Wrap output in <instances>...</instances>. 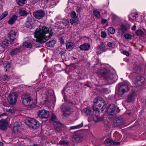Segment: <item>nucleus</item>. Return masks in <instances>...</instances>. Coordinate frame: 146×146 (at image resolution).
<instances>
[{"label": "nucleus", "mask_w": 146, "mask_h": 146, "mask_svg": "<svg viewBox=\"0 0 146 146\" xmlns=\"http://www.w3.org/2000/svg\"><path fill=\"white\" fill-rule=\"evenodd\" d=\"M52 29L43 26L37 28L34 33V36L36 38V41L40 43H44L49 40L53 35Z\"/></svg>", "instance_id": "f257e3e1"}, {"label": "nucleus", "mask_w": 146, "mask_h": 146, "mask_svg": "<svg viewBox=\"0 0 146 146\" xmlns=\"http://www.w3.org/2000/svg\"><path fill=\"white\" fill-rule=\"evenodd\" d=\"M99 77L102 78L109 84H111L115 82L117 79L116 75L113 74L109 69H104L98 72Z\"/></svg>", "instance_id": "f03ea898"}, {"label": "nucleus", "mask_w": 146, "mask_h": 146, "mask_svg": "<svg viewBox=\"0 0 146 146\" xmlns=\"http://www.w3.org/2000/svg\"><path fill=\"white\" fill-rule=\"evenodd\" d=\"M21 99L23 105L26 107L31 108L34 105L33 100L28 94H26L22 95Z\"/></svg>", "instance_id": "7ed1b4c3"}, {"label": "nucleus", "mask_w": 146, "mask_h": 146, "mask_svg": "<svg viewBox=\"0 0 146 146\" xmlns=\"http://www.w3.org/2000/svg\"><path fill=\"white\" fill-rule=\"evenodd\" d=\"M129 90V87L127 84L125 83H119L117 86L116 94L117 95L121 96Z\"/></svg>", "instance_id": "20e7f679"}, {"label": "nucleus", "mask_w": 146, "mask_h": 146, "mask_svg": "<svg viewBox=\"0 0 146 146\" xmlns=\"http://www.w3.org/2000/svg\"><path fill=\"white\" fill-rule=\"evenodd\" d=\"M93 103L94 104L93 106L92 107H93V106H94L95 108H96V106L100 107L102 105L103 106L101 109H100L102 112L106 108V102L104 100L100 97H98L96 98L94 100Z\"/></svg>", "instance_id": "39448f33"}, {"label": "nucleus", "mask_w": 146, "mask_h": 146, "mask_svg": "<svg viewBox=\"0 0 146 146\" xmlns=\"http://www.w3.org/2000/svg\"><path fill=\"white\" fill-rule=\"evenodd\" d=\"M60 108L63 115L65 117L69 115L72 111L71 108L67 102L62 104Z\"/></svg>", "instance_id": "423d86ee"}, {"label": "nucleus", "mask_w": 146, "mask_h": 146, "mask_svg": "<svg viewBox=\"0 0 146 146\" xmlns=\"http://www.w3.org/2000/svg\"><path fill=\"white\" fill-rule=\"evenodd\" d=\"M93 110L89 108H84L83 110V112L86 115L90 117L94 114V113H96V112H97L98 113V112H100L98 108H95L94 106H93Z\"/></svg>", "instance_id": "0eeeda50"}, {"label": "nucleus", "mask_w": 146, "mask_h": 146, "mask_svg": "<svg viewBox=\"0 0 146 146\" xmlns=\"http://www.w3.org/2000/svg\"><path fill=\"white\" fill-rule=\"evenodd\" d=\"M115 107L114 104H111L106 108V111L108 114V116L110 119L113 118L115 115Z\"/></svg>", "instance_id": "6e6552de"}, {"label": "nucleus", "mask_w": 146, "mask_h": 146, "mask_svg": "<svg viewBox=\"0 0 146 146\" xmlns=\"http://www.w3.org/2000/svg\"><path fill=\"white\" fill-rule=\"evenodd\" d=\"M18 97V95L16 93L11 92L7 98L8 102L11 105H15L17 101V99Z\"/></svg>", "instance_id": "1a4fd4ad"}, {"label": "nucleus", "mask_w": 146, "mask_h": 146, "mask_svg": "<svg viewBox=\"0 0 146 146\" xmlns=\"http://www.w3.org/2000/svg\"><path fill=\"white\" fill-rule=\"evenodd\" d=\"M27 123L29 127L34 129H36L39 126L38 121L32 118L29 119Z\"/></svg>", "instance_id": "9d476101"}, {"label": "nucleus", "mask_w": 146, "mask_h": 146, "mask_svg": "<svg viewBox=\"0 0 146 146\" xmlns=\"http://www.w3.org/2000/svg\"><path fill=\"white\" fill-rule=\"evenodd\" d=\"M37 113L39 117L41 119L48 118L50 116L49 111L45 110H38Z\"/></svg>", "instance_id": "9b49d317"}, {"label": "nucleus", "mask_w": 146, "mask_h": 146, "mask_svg": "<svg viewBox=\"0 0 146 146\" xmlns=\"http://www.w3.org/2000/svg\"><path fill=\"white\" fill-rule=\"evenodd\" d=\"M45 13L43 11L40 9L35 11L33 13V15L36 19H40L43 18L45 15Z\"/></svg>", "instance_id": "f8f14e48"}, {"label": "nucleus", "mask_w": 146, "mask_h": 146, "mask_svg": "<svg viewBox=\"0 0 146 146\" xmlns=\"http://www.w3.org/2000/svg\"><path fill=\"white\" fill-rule=\"evenodd\" d=\"M7 38L11 43L14 42L16 38V33L13 30H11L7 35Z\"/></svg>", "instance_id": "ddd939ff"}, {"label": "nucleus", "mask_w": 146, "mask_h": 146, "mask_svg": "<svg viewBox=\"0 0 146 146\" xmlns=\"http://www.w3.org/2000/svg\"><path fill=\"white\" fill-rule=\"evenodd\" d=\"M53 124L55 129L58 132L60 131L64 128V126L59 122L58 121L54 122Z\"/></svg>", "instance_id": "4468645a"}, {"label": "nucleus", "mask_w": 146, "mask_h": 146, "mask_svg": "<svg viewBox=\"0 0 146 146\" xmlns=\"http://www.w3.org/2000/svg\"><path fill=\"white\" fill-rule=\"evenodd\" d=\"M72 140L74 142L78 143L82 141V137L81 134L78 132L75 133L72 137Z\"/></svg>", "instance_id": "2eb2a0df"}, {"label": "nucleus", "mask_w": 146, "mask_h": 146, "mask_svg": "<svg viewBox=\"0 0 146 146\" xmlns=\"http://www.w3.org/2000/svg\"><path fill=\"white\" fill-rule=\"evenodd\" d=\"M9 125L8 121L6 119H2L0 120V129L2 130H6Z\"/></svg>", "instance_id": "dca6fc26"}, {"label": "nucleus", "mask_w": 146, "mask_h": 146, "mask_svg": "<svg viewBox=\"0 0 146 146\" xmlns=\"http://www.w3.org/2000/svg\"><path fill=\"white\" fill-rule=\"evenodd\" d=\"M135 96V93L134 92H133L127 95L126 98L125 102L127 103L133 102L134 100Z\"/></svg>", "instance_id": "f3484780"}, {"label": "nucleus", "mask_w": 146, "mask_h": 146, "mask_svg": "<svg viewBox=\"0 0 146 146\" xmlns=\"http://www.w3.org/2000/svg\"><path fill=\"white\" fill-rule=\"evenodd\" d=\"M124 121L121 118H117L115 119L113 122V125L114 126L118 127L123 125Z\"/></svg>", "instance_id": "a211bd4d"}, {"label": "nucleus", "mask_w": 146, "mask_h": 146, "mask_svg": "<svg viewBox=\"0 0 146 146\" xmlns=\"http://www.w3.org/2000/svg\"><path fill=\"white\" fill-rule=\"evenodd\" d=\"M99 112L98 113L97 112H96V113H94V114H93L92 116H91L90 117L92 118L94 121L96 122H98L102 121L103 119V118L102 117H98V115L99 114Z\"/></svg>", "instance_id": "6ab92c4d"}, {"label": "nucleus", "mask_w": 146, "mask_h": 146, "mask_svg": "<svg viewBox=\"0 0 146 146\" xmlns=\"http://www.w3.org/2000/svg\"><path fill=\"white\" fill-rule=\"evenodd\" d=\"M145 78L141 76H138L136 78L137 84L139 86H140L143 84L145 81Z\"/></svg>", "instance_id": "aec40b11"}, {"label": "nucleus", "mask_w": 146, "mask_h": 146, "mask_svg": "<svg viewBox=\"0 0 146 146\" xmlns=\"http://www.w3.org/2000/svg\"><path fill=\"white\" fill-rule=\"evenodd\" d=\"M90 44L86 43L81 45L79 48L81 50L87 51L89 50L90 48Z\"/></svg>", "instance_id": "412c9836"}, {"label": "nucleus", "mask_w": 146, "mask_h": 146, "mask_svg": "<svg viewBox=\"0 0 146 146\" xmlns=\"http://www.w3.org/2000/svg\"><path fill=\"white\" fill-rule=\"evenodd\" d=\"M128 25L122 24L119 29V32L121 34H123L128 29Z\"/></svg>", "instance_id": "4be33fe9"}, {"label": "nucleus", "mask_w": 146, "mask_h": 146, "mask_svg": "<svg viewBox=\"0 0 146 146\" xmlns=\"http://www.w3.org/2000/svg\"><path fill=\"white\" fill-rule=\"evenodd\" d=\"M20 52V49L19 48H14L11 50L9 53L11 56H13Z\"/></svg>", "instance_id": "5701e85b"}, {"label": "nucleus", "mask_w": 146, "mask_h": 146, "mask_svg": "<svg viewBox=\"0 0 146 146\" xmlns=\"http://www.w3.org/2000/svg\"><path fill=\"white\" fill-rule=\"evenodd\" d=\"M17 16L15 15H13L9 19L8 21L9 24L12 25L15 23V21L17 20Z\"/></svg>", "instance_id": "b1692460"}, {"label": "nucleus", "mask_w": 146, "mask_h": 146, "mask_svg": "<svg viewBox=\"0 0 146 146\" xmlns=\"http://www.w3.org/2000/svg\"><path fill=\"white\" fill-rule=\"evenodd\" d=\"M19 13L21 16H26L29 13L24 9H20L19 10Z\"/></svg>", "instance_id": "393cba45"}, {"label": "nucleus", "mask_w": 146, "mask_h": 146, "mask_svg": "<svg viewBox=\"0 0 146 146\" xmlns=\"http://www.w3.org/2000/svg\"><path fill=\"white\" fill-rule=\"evenodd\" d=\"M8 39H4L1 42V46L4 48H6L8 46L9 44Z\"/></svg>", "instance_id": "a878e982"}, {"label": "nucleus", "mask_w": 146, "mask_h": 146, "mask_svg": "<svg viewBox=\"0 0 146 146\" xmlns=\"http://www.w3.org/2000/svg\"><path fill=\"white\" fill-rule=\"evenodd\" d=\"M56 41L55 40L49 41L46 43V46L50 47H53L55 44Z\"/></svg>", "instance_id": "bb28decb"}, {"label": "nucleus", "mask_w": 146, "mask_h": 146, "mask_svg": "<svg viewBox=\"0 0 146 146\" xmlns=\"http://www.w3.org/2000/svg\"><path fill=\"white\" fill-rule=\"evenodd\" d=\"M3 81L7 83L10 80V77L6 74L2 75L1 76Z\"/></svg>", "instance_id": "cd10ccee"}, {"label": "nucleus", "mask_w": 146, "mask_h": 146, "mask_svg": "<svg viewBox=\"0 0 146 146\" xmlns=\"http://www.w3.org/2000/svg\"><path fill=\"white\" fill-rule=\"evenodd\" d=\"M74 47V45L73 43L72 42H68L66 45V48L71 50L73 49Z\"/></svg>", "instance_id": "c85d7f7f"}, {"label": "nucleus", "mask_w": 146, "mask_h": 146, "mask_svg": "<svg viewBox=\"0 0 146 146\" xmlns=\"http://www.w3.org/2000/svg\"><path fill=\"white\" fill-rule=\"evenodd\" d=\"M113 140L111 139L107 138L104 142V144L107 145H112Z\"/></svg>", "instance_id": "c756f323"}, {"label": "nucleus", "mask_w": 146, "mask_h": 146, "mask_svg": "<svg viewBox=\"0 0 146 146\" xmlns=\"http://www.w3.org/2000/svg\"><path fill=\"white\" fill-rule=\"evenodd\" d=\"M17 3L19 6H22L27 3V0H16Z\"/></svg>", "instance_id": "7c9ffc66"}, {"label": "nucleus", "mask_w": 146, "mask_h": 146, "mask_svg": "<svg viewBox=\"0 0 146 146\" xmlns=\"http://www.w3.org/2000/svg\"><path fill=\"white\" fill-rule=\"evenodd\" d=\"M58 119L56 117L55 114L53 113H52L51 116V119L50 120V122L53 123L54 122L58 121Z\"/></svg>", "instance_id": "2f4dec72"}, {"label": "nucleus", "mask_w": 146, "mask_h": 146, "mask_svg": "<svg viewBox=\"0 0 146 146\" xmlns=\"http://www.w3.org/2000/svg\"><path fill=\"white\" fill-rule=\"evenodd\" d=\"M23 45L28 48H31L32 47V44L29 42H25L23 43Z\"/></svg>", "instance_id": "473e14b6"}, {"label": "nucleus", "mask_w": 146, "mask_h": 146, "mask_svg": "<svg viewBox=\"0 0 146 146\" xmlns=\"http://www.w3.org/2000/svg\"><path fill=\"white\" fill-rule=\"evenodd\" d=\"M93 12L94 15L97 18H99L100 17V12L97 9L94 10L93 11Z\"/></svg>", "instance_id": "72a5a7b5"}, {"label": "nucleus", "mask_w": 146, "mask_h": 146, "mask_svg": "<svg viewBox=\"0 0 146 146\" xmlns=\"http://www.w3.org/2000/svg\"><path fill=\"white\" fill-rule=\"evenodd\" d=\"M105 46L104 45L102 44L101 45L99 46L97 48V49L98 50H100L102 52L105 51L106 50L105 49Z\"/></svg>", "instance_id": "f704fd0d"}, {"label": "nucleus", "mask_w": 146, "mask_h": 146, "mask_svg": "<svg viewBox=\"0 0 146 146\" xmlns=\"http://www.w3.org/2000/svg\"><path fill=\"white\" fill-rule=\"evenodd\" d=\"M3 65L5 68H8L11 67V64L9 62L6 61L4 62Z\"/></svg>", "instance_id": "c9c22d12"}, {"label": "nucleus", "mask_w": 146, "mask_h": 146, "mask_svg": "<svg viewBox=\"0 0 146 146\" xmlns=\"http://www.w3.org/2000/svg\"><path fill=\"white\" fill-rule=\"evenodd\" d=\"M83 125V123L82 122L81 124L76 126H72L70 127V129H78L82 127Z\"/></svg>", "instance_id": "e433bc0d"}, {"label": "nucleus", "mask_w": 146, "mask_h": 146, "mask_svg": "<svg viewBox=\"0 0 146 146\" xmlns=\"http://www.w3.org/2000/svg\"><path fill=\"white\" fill-rule=\"evenodd\" d=\"M136 35L139 36H141L144 34V33L141 29H138L135 32Z\"/></svg>", "instance_id": "4c0bfd02"}, {"label": "nucleus", "mask_w": 146, "mask_h": 146, "mask_svg": "<svg viewBox=\"0 0 146 146\" xmlns=\"http://www.w3.org/2000/svg\"><path fill=\"white\" fill-rule=\"evenodd\" d=\"M70 15L72 18H74V19H76L78 17L76 15V13L74 11H72L71 12Z\"/></svg>", "instance_id": "58836bf2"}, {"label": "nucleus", "mask_w": 146, "mask_h": 146, "mask_svg": "<svg viewBox=\"0 0 146 146\" xmlns=\"http://www.w3.org/2000/svg\"><path fill=\"white\" fill-rule=\"evenodd\" d=\"M8 14V12L7 11H5L3 13L0 17V20H1L3 19L5 17H6Z\"/></svg>", "instance_id": "ea45409f"}, {"label": "nucleus", "mask_w": 146, "mask_h": 146, "mask_svg": "<svg viewBox=\"0 0 146 146\" xmlns=\"http://www.w3.org/2000/svg\"><path fill=\"white\" fill-rule=\"evenodd\" d=\"M70 23L71 25H73L74 24H78V21L77 20H76V19H71L70 20Z\"/></svg>", "instance_id": "a19ab883"}, {"label": "nucleus", "mask_w": 146, "mask_h": 146, "mask_svg": "<svg viewBox=\"0 0 146 146\" xmlns=\"http://www.w3.org/2000/svg\"><path fill=\"white\" fill-rule=\"evenodd\" d=\"M124 36L127 39H131L132 38V36L130 34H127L124 35Z\"/></svg>", "instance_id": "79ce46f5"}, {"label": "nucleus", "mask_w": 146, "mask_h": 146, "mask_svg": "<svg viewBox=\"0 0 146 146\" xmlns=\"http://www.w3.org/2000/svg\"><path fill=\"white\" fill-rule=\"evenodd\" d=\"M108 30L111 34H113L115 32V29L112 27L109 28L108 29Z\"/></svg>", "instance_id": "37998d69"}, {"label": "nucleus", "mask_w": 146, "mask_h": 146, "mask_svg": "<svg viewBox=\"0 0 146 146\" xmlns=\"http://www.w3.org/2000/svg\"><path fill=\"white\" fill-rule=\"evenodd\" d=\"M25 26L27 28L30 29H32V24L31 23L26 22Z\"/></svg>", "instance_id": "c03bdc74"}, {"label": "nucleus", "mask_w": 146, "mask_h": 146, "mask_svg": "<svg viewBox=\"0 0 146 146\" xmlns=\"http://www.w3.org/2000/svg\"><path fill=\"white\" fill-rule=\"evenodd\" d=\"M19 127H17L16 126L13 127V130L14 133H17L19 131Z\"/></svg>", "instance_id": "a18cd8bd"}, {"label": "nucleus", "mask_w": 146, "mask_h": 146, "mask_svg": "<svg viewBox=\"0 0 146 146\" xmlns=\"http://www.w3.org/2000/svg\"><path fill=\"white\" fill-rule=\"evenodd\" d=\"M59 143L60 144H61V145H68L69 144V143L68 141H60Z\"/></svg>", "instance_id": "49530a36"}, {"label": "nucleus", "mask_w": 146, "mask_h": 146, "mask_svg": "<svg viewBox=\"0 0 146 146\" xmlns=\"http://www.w3.org/2000/svg\"><path fill=\"white\" fill-rule=\"evenodd\" d=\"M120 142H117L116 141H113L112 145L114 146L120 145Z\"/></svg>", "instance_id": "de8ad7c7"}, {"label": "nucleus", "mask_w": 146, "mask_h": 146, "mask_svg": "<svg viewBox=\"0 0 146 146\" xmlns=\"http://www.w3.org/2000/svg\"><path fill=\"white\" fill-rule=\"evenodd\" d=\"M66 88V87H64L63 89V90L62 91V93L64 96V99L65 101H66V100L65 98L64 97V92L65 91Z\"/></svg>", "instance_id": "09e8293b"}, {"label": "nucleus", "mask_w": 146, "mask_h": 146, "mask_svg": "<svg viewBox=\"0 0 146 146\" xmlns=\"http://www.w3.org/2000/svg\"><path fill=\"white\" fill-rule=\"evenodd\" d=\"M107 36L106 33L104 31H102L101 33V36L102 38H105Z\"/></svg>", "instance_id": "8fccbe9b"}, {"label": "nucleus", "mask_w": 146, "mask_h": 146, "mask_svg": "<svg viewBox=\"0 0 146 146\" xmlns=\"http://www.w3.org/2000/svg\"><path fill=\"white\" fill-rule=\"evenodd\" d=\"M83 10L81 7H78L76 9V11L78 13H80Z\"/></svg>", "instance_id": "3c124183"}, {"label": "nucleus", "mask_w": 146, "mask_h": 146, "mask_svg": "<svg viewBox=\"0 0 146 146\" xmlns=\"http://www.w3.org/2000/svg\"><path fill=\"white\" fill-rule=\"evenodd\" d=\"M102 91L105 94H107L108 93V90L107 88H103L102 90Z\"/></svg>", "instance_id": "603ef678"}, {"label": "nucleus", "mask_w": 146, "mask_h": 146, "mask_svg": "<svg viewBox=\"0 0 146 146\" xmlns=\"http://www.w3.org/2000/svg\"><path fill=\"white\" fill-rule=\"evenodd\" d=\"M32 18L31 17H28L27 18V21L26 22H28L29 23H31L32 22Z\"/></svg>", "instance_id": "864d4df0"}, {"label": "nucleus", "mask_w": 146, "mask_h": 146, "mask_svg": "<svg viewBox=\"0 0 146 146\" xmlns=\"http://www.w3.org/2000/svg\"><path fill=\"white\" fill-rule=\"evenodd\" d=\"M123 54L126 55L127 56H128L129 55V52L126 50H124L123 51Z\"/></svg>", "instance_id": "5fc2aeb1"}, {"label": "nucleus", "mask_w": 146, "mask_h": 146, "mask_svg": "<svg viewBox=\"0 0 146 146\" xmlns=\"http://www.w3.org/2000/svg\"><path fill=\"white\" fill-rule=\"evenodd\" d=\"M60 42L61 44H62L64 45L65 44V42L64 39L62 38L61 37L60 39Z\"/></svg>", "instance_id": "6e6d98bb"}, {"label": "nucleus", "mask_w": 146, "mask_h": 146, "mask_svg": "<svg viewBox=\"0 0 146 146\" xmlns=\"http://www.w3.org/2000/svg\"><path fill=\"white\" fill-rule=\"evenodd\" d=\"M66 52L64 51H62L59 52V54L61 56H65Z\"/></svg>", "instance_id": "4d7b16f0"}, {"label": "nucleus", "mask_w": 146, "mask_h": 146, "mask_svg": "<svg viewBox=\"0 0 146 146\" xmlns=\"http://www.w3.org/2000/svg\"><path fill=\"white\" fill-rule=\"evenodd\" d=\"M107 20L104 19H102L101 21L103 25L105 24L107 22Z\"/></svg>", "instance_id": "13d9d810"}, {"label": "nucleus", "mask_w": 146, "mask_h": 146, "mask_svg": "<svg viewBox=\"0 0 146 146\" xmlns=\"http://www.w3.org/2000/svg\"><path fill=\"white\" fill-rule=\"evenodd\" d=\"M15 126L20 127V125L18 122H16L14 124L13 127Z\"/></svg>", "instance_id": "bf43d9fd"}, {"label": "nucleus", "mask_w": 146, "mask_h": 146, "mask_svg": "<svg viewBox=\"0 0 146 146\" xmlns=\"http://www.w3.org/2000/svg\"><path fill=\"white\" fill-rule=\"evenodd\" d=\"M108 46L110 47H112V42H109L108 43Z\"/></svg>", "instance_id": "052dcab7"}, {"label": "nucleus", "mask_w": 146, "mask_h": 146, "mask_svg": "<svg viewBox=\"0 0 146 146\" xmlns=\"http://www.w3.org/2000/svg\"><path fill=\"white\" fill-rule=\"evenodd\" d=\"M9 112L11 113H14V111L12 109H9Z\"/></svg>", "instance_id": "680f3d73"}, {"label": "nucleus", "mask_w": 146, "mask_h": 146, "mask_svg": "<svg viewBox=\"0 0 146 146\" xmlns=\"http://www.w3.org/2000/svg\"><path fill=\"white\" fill-rule=\"evenodd\" d=\"M136 27V25H134L131 28L132 30L133 31H134V30H135Z\"/></svg>", "instance_id": "e2e57ef3"}, {"label": "nucleus", "mask_w": 146, "mask_h": 146, "mask_svg": "<svg viewBox=\"0 0 146 146\" xmlns=\"http://www.w3.org/2000/svg\"><path fill=\"white\" fill-rule=\"evenodd\" d=\"M30 146H40V144H34L33 145H30Z\"/></svg>", "instance_id": "0e129e2a"}, {"label": "nucleus", "mask_w": 146, "mask_h": 146, "mask_svg": "<svg viewBox=\"0 0 146 146\" xmlns=\"http://www.w3.org/2000/svg\"><path fill=\"white\" fill-rule=\"evenodd\" d=\"M82 59H81L79 60L80 62H82V61L84 59V57H82Z\"/></svg>", "instance_id": "69168bd1"}, {"label": "nucleus", "mask_w": 146, "mask_h": 146, "mask_svg": "<svg viewBox=\"0 0 146 146\" xmlns=\"http://www.w3.org/2000/svg\"><path fill=\"white\" fill-rule=\"evenodd\" d=\"M116 111L117 112H119L120 111V110L119 109V108L118 107H117Z\"/></svg>", "instance_id": "338daca9"}, {"label": "nucleus", "mask_w": 146, "mask_h": 146, "mask_svg": "<svg viewBox=\"0 0 146 146\" xmlns=\"http://www.w3.org/2000/svg\"><path fill=\"white\" fill-rule=\"evenodd\" d=\"M6 115H7V114L5 113H4L2 114L1 115V116H4L5 115L6 116Z\"/></svg>", "instance_id": "774afa93"}]
</instances>
